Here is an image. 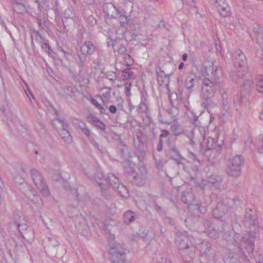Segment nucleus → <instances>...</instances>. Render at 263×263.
I'll return each instance as SVG.
<instances>
[{"label":"nucleus","instance_id":"1","mask_svg":"<svg viewBox=\"0 0 263 263\" xmlns=\"http://www.w3.org/2000/svg\"><path fill=\"white\" fill-rule=\"evenodd\" d=\"M225 239L237 248V250L239 252L240 257L249 260L244 250H246L250 256L252 255L255 247L254 233H249L243 236L238 233H235L232 237L229 235Z\"/></svg>","mask_w":263,"mask_h":263},{"label":"nucleus","instance_id":"2","mask_svg":"<svg viewBox=\"0 0 263 263\" xmlns=\"http://www.w3.org/2000/svg\"><path fill=\"white\" fill-rule=\"evenodd\" d=\"M187 240H190L191 242L192 240H194L193 243L195 247L199 251L201 256L210 255L211 245L207 241L195 239L192 237L187 236L186 233H183L181 232L178 231L176 233L175 242L179 249H188L190 247L189 245L185 242Z\"/></svg>","mask_w":263,"mask_h":263},{"label":"nucleus","instance_id":"3","mask_svg":"<svg viewBox=\"0 0 263 263\" xmlns=\"http://www.w3.org/2000/svg\"><path fill=\"white\" fill-rule=\"evenodd\" d=\"M186 189L183 190L182 194V200L190 206H194V209L197 211V212L204 213L206 211V208L205 205L199 201L195 199V196L192 193V189L190 185L184 184L183 187Z\"/></svg>","mask_w":263,"mask_h":263},{"label":"nucleus","instance_id":"4","mask_svg":"<svg viewBox=\"0 0 263 263\" xmlns=\"http://www.w3.org/2000/svg\"><path fill=\"white\" fill-rule=\"evenodd\" d=\"M244 160L240 155L231 156L228 159V164L226 169L227 174L231 176L237 177L240 175L241 166Z\"/></svg>","mask_w":263,"mask_h":263},{"label":"nucleus","instance_id":"5","mask_svg":"<svg viewBox=\"0 0 263 263\" xmlns=\"http://www.w3.org/2000/svg\"><path fill=\"white\" fill-rule=\"evenodd\" d=\"M232 57L236 61V64L238 66L237 72H234V75L239 78H243L248 72L247 59L242 52L239 49H236L233 53Z\"/></svg>","mask_w":263,"mask_h":263},{"label":"nucleus","instance_id":"6","mask_svg":"<svg viewBox=\"0 0 263 263\" xmlns=\"http://www.w3.org/2000/svg\"><path fill=\"white\" fill-rule=\"evenodd\" d=\"M19 190H21L25 196L37 206L42 205L43 202L37 194L36 191L26 182H21L18 184Z\"/></svg>","mask_w":263,"mask_h":263},{"label":"nucleus","instance_id":"7","mask_svg":"<svg viewBox=\"0 0 263 263\" xmlns=\"http://www.w3.org/2000/svg\"><path fill=\"white\" fill-rule=\"evenodd\" d=\"M109 253L111 256V259L113 263H125V250L123 246L115 241L110 243Z\"/></svg>","mask_w":263,"mask_h":263},{"label":"nucleus","instance_id":"8","mask_svg":"<svg viewBox=\"0 0 263 263\" xmlns=\"http://www.w3.org/2000/svg\"><path fill=\"white\" fill-rule=\"evenodd\" d=\"M31 175L34 184L42 194L45 197L48 196L50 192L41 174L35 169H32L31 170Z\"/></svg>","mask_w":263,"mask_h":263},{"label":"nucleus","instance_id":"9","mask_svg":"<svg viewBox=\"0 0 263 263\" xmlns=\"http://www.w3.org/2000/svg\"><path fill=\"white\" fill-rule=\"evenodd\" d=\"M107 182L116 190L122 197H127L128 196V190L124 185L120 183L119 179L115 175L109 174Z\"/></svg>","mask_w":263,"mask_h":263},{"label":"nucleus","instance_id":"10","mask_svg":"<svg viewBox=\"0 0 263 263\" xmlns=\"http://www.w3.org/2000/svg\"><path fill=\"white\" fill-rule=\"evenodd\" d=\"M214 84L212 81L208 78L204 79L202 87V95L203 97L208 100L211 99L215 92Z\"/></svg>","mask_w":263,"mask_h":263},{"label":"nucleus","instance_id":"11","mask_svg":"<svg viewBox=\"0 0 263 263\" xmlns=\"http://www.w3.org/2000/svg\"><path fill=\"white\" fill-rule=\"evenodd\" d=\"M229 207L221 203H218L216 208L213 211V216L215 218L219 219L221 221L227 220V214L224 213V211L227 212Z\"/></svg>","mask_w":263,"mask_h":263},{"label":"nucleus","instance_id":"12","mask_svg":"<svg viewBox=\"0 0 263 263\" xmlns=\"http://www.w3.org/2000/svg\"><path fill=\"white\" fill-rule=\"evenodd\" d=\"M82 57H81L82 61L85 60V58L91 54L95 50V45L89 41H86L80 47Z\"/></svg>","mask_w":263,"mask_h":263},{"label":"nucleus","instance_id":"13","mask_svg":"<svg viewBox=\"0 0 263 263\" xmlns=\"http://www.w3.org/2000/svg\"><path fill=\"white\" fill-rule=\"evenodd\" d=\"M53 122H56L61 125L62 126V130L61 131V135L65 142H70L71 141V137L68 130L65 129L66 126L65 124V121L63 119H56L53 121Z\"/></svg>","mask_w":263,"mask_h":263},{"label":"nucleus","instance_id":"14","mask_svg":"<svg viewBox=\"0 0 263 263\" xmlns=\"http://www.w3.org/2000/svg\"><path fill=\"white\" fill-rule=\"evenodd\" d=\"M220 15L223 17H226L230 14V8L224 3V0H219V3L215 6Z\"/></svg>","mask_w":263,"mask_h":263},{"label":"nucleus","instance_id":"15","mask_svg":"<svg viewBox=\"0 0 263 263\" xmlns=\"http://www.w3.org/2000/svg\"><path fill=\"white\" fill-rule=\"evenodd\" d=\"M156 73L157 76V81L160 86H167L169 84L170 77L169 75L164 73V71L161 70H157Z\"/></svg>","mask_w":263,"mask_h":263},{"label":"nucleus","instance_id":"16","mask_svg":"<svg viewBox=\"0 0 263 263\" xmlns=\"http://www.w3.org/2000/svg\"><path fill=\"white\" fill-rule=\"evenodd\" d=\"M88 120L90 123L100 129L101 130H104L105 129V125L95 115L90 114L88 117Z\"/></svg>","mask_w":263,"mask_h":263},{"label":"nucleus","instance_id":"17","mask_svg":"<svg viewBox=\"0 0 263 263\" xmlns=\"http://www.w3.org/2000/svg\"><path fill=\"white\" fill-rule=\"evenodd\" d=\"M205 227H207V228L203 231V232L207 233L208 235L211 238H216L218 237L219 233L212 228L211 224L210 221H206L204 223Z\"/></svg>","mask_w":263,"mask_h":263},{"label":"nucleus","instance_id":"18","mask_svg":"<svg viewBox=\"0 0 263 263\" xmlns=\"http://www.w3.org/2000/svg\"><path fill=\"white\" fill-rule=\"evenodd\" d=\"M40 9L45 6L47 8L50 9L53 7L57 3V0H35Z\"/></svg>","mask_w":263,"mask_h":263},{"label":"nucleus","instance_id":"19","mask_svg":"<svg viewBox=\"0 0 263 263\" xmlns=\"http://www.w3.org/2000/svg\"><path fill=\"white\" fill-rule=\"evenodd\" d=\"M168 155L171 159H173L176 161L180 167L181 165H183L182 163L181 162V159L180 155L175 147H173L171 149Z\"/></svg>","mask_w":263,"mask_h":263},{"label":"nucleus","instance_id":"20","mask_svg":"<svg viewBox=\"0 0 263 263\" xmlns=\"http://www.w3.org/2000/svg\"><path fill=\"white\" fill-rule=\"evenodd\" d=\"M168 124L171 125L170 130L174 135L178 136L183 132V129L179 126L177 122L174 121Z\"/></svg>","mask_w":263,"mask_h":263},{"label":"nucleus","instance_id":"21","mask_svg":"<svg viewBox=\"0 0 263 263\" xmlns=\"http://www.w3.org/2000/svg\"><path fill=\"white\" fill-rule=\"evenodd\" d=\"M132 176L134 178L133 183L137 185H141L144 184L145 177L144 175L136 174V173L132 172L131 174Z\"/></svg>","mask_w":263,"mask_h":263},{"label":"nucleus","instance_id":"22","mask_svg":"<svg viewBox=\"0 0 263 263\" xmlns=\"http://www.w3.org/2000/svg\"><path fill=\"white\" fill-rule=\"evenodd\" d=\"M123 220L126 224H129L135 220V214L131 211H127L123 215Z\"/></svg>","mask_w":263,"mask_h":263},{"label":"nucleus","instance_id":"23","mask_svg":"<svg viewBox=\"0 0 263 263\" xmlns=\"http://www.w3.org/2000/svg\"><path fill=\"white\" fill-rule=\"evenodd\" d=\"M196 76L193 73L189 74L185 80V85L187 89H192L194 87V81Z\"/></svg>","mask_w":263,"mask_h":263},{"label":"nucleus","instance_id":"24","mask_svg":"<svg viewBox=\"0 0 263 263\" xmlns=\"http://www.w3.org/2000/svg\"><path fill=\"white\" fill-rule=\"evenodd\" d=\"M122 72V78L124 80L128 79H135V77L133 74V72L130 70V69H121Z\"/></svg>","mask_w":263,"mask_h":263},{"label":"nucleus","instance_id":"25","mask_svg":"<svg viewBox=\"0 0 263 263\" xmlns=\"http://www.w3.org/2000/svg\"><path fill=\"white\" fill-rule=\"evenodd\" d=\"M115 41H112L111 45L112 46L115 52H117L120 54H123L126 51V48L123 45H116L114 44Z\"/></svg>","mask_w":263,"mask_h":263},{"label":"nucleus","instance_id":"26","mask_svg":"<svg viewBox=\"0 0 263 263\" xmlns=\"http://www.w3.org/2000/svg\"><path fill=\"white\" fill-rule=\"evenodd\" d=\"M251 212L252 210L251 209L247 210L246 212V214L245 215V223L246 226L248 224L251 225L254 223V220H252Z\"/></svg>","mask_w":263,"mask_h":263},{"label":"nucleus","instance_id":"27","mask_svg":"<svg viewBox=\"0 0 263 263\" xmlns=\"http://www.w3.org/2000/svg\"><path fill=\"white\" fill-rule=\"evenodd\" d=\"M13 8L15 11L20 13H23L26 9L24 5L17 2L13 4Z\"/></svg>","mask_w":263,"mask_h":263},{"label":"nucleus","instance_id":"28","mask_svg":"<svg viewBox=\"0 0 263 263\" xmlns=\"http://www.w3.org/2000/svg\"><path fill=\"white\" fill-rule=\"evenodd\" d=\"M256 88L259 93H263V77H259L257 78L256 82Z\"/></svg>","mask_w":263,"mask_h":263},{"label":"nucleus","instance_id":"29","mask_svg":"<svg viewBox=\"0 0 263 263\" xmlns=\"http://www.w3.org/2000/svg\"><path fill=\"white\" fill-rule=\"evenodd\" d=\"M148 101H140V103L139 105V108L141 111L146 115L148 113Z\"/></svg>","mask_w":263,"mask_h":263},{"label":"nucleus","instance_id":"30","mask_svg":"<svg viewBox=\"0 0 263 263\" xmlns=\"http://www.w3.org/2000/svg\"><path fill=\"white\" fill-rule=\"evenodd\" d=\"M221 178L220 176L212 175L209 177L208 179V182L209 184H214L221 181Z\"/></svg>","mask_w":263,"mask_h":263},{"label":"nucleus","instance_id":"31","mask_svg":"<svg viewBox=\"0 0 263 263\" xmlns=\"http://www.w3.org/2000/svg\"><path fill=\"white\" fill-rule=\"evenodd\" d=\"M124 62L127 66H130L134 64L133 58L129 54H125L124 56Z\"/></svg>","mask_w":263,"mask_h":263},{"label":"nucleus","instance_id":"32","mask_svg":"<svg viewBox=\"0 0 263 263\" xmlns=\"http://www.w3.org/2000/svg\"><path fill=\"white\" fill-rule=\"evenodd\" d=\"M226 263H240L236 256H234L231 253H229L228 258L225 259Z\"/></svg>","mask_w":263,"mask_h":263},{"label":"nucleus","instance_id":"33","mask_svg":"<svg viewBox=\"0 0 263 263\" xmlns=\"http://www.w3.org/2000/svg\"><path fill=\"white\" fill-rule=\"evenodd\" d=\"M254 87V82L251 79L246 80L243 84V88L245 89H249Z\"/></svg>","mask_w":263,"mask_h":263},{"label":"nucleus","instance_id":"34","mask_svg":"<svg viewBox=\"0 0 263 263\" xmlns=\"http://www.w3.org/2000/svg\"><path fill=\"white\" fill-rule=\"evenodd\" d=\"M90 102L101 112H102L104 110V108L102 106L101 104H100L96 99L91 98Z\"/></svg>","mask_w":263,"mask_h":263},{"label":"nucleus","instance_id":"35","mask_svg":"<svg viewBox=\"0 0 263 263\" xmlns=\"http://www.w3.org/2000/svg\"><path fill=\"white\" fill-rule=\"evenodd\" d=\"M124 89L125 93L126 95L128 97H130L132 96V93L130 92L132 84L131 83H125L124 84Z\"/></svg>","mask_w":263,"mask_h":263},{"label":"nucleus","instance_id":"36","mask_svg":"<svg viewBox=\"0 0 263 263\" xmlns=\"http://www.w3.org/2000/svg\"><path fill=\"white\" fill-rule=\"evenodd\" d=\"M106 78L114 82L116 79V74L114 71H108L106 73Z\"/></svg>","mask_w":263,"mask_h":263},{"label":"nucleus","instance_id":"37","mask_svg":"<svg viewBox=\"0 0 263 263\" xmlns=\"http://www.w3.org/2000/svg\"><path fill=\"white\" fill-rule=\"evenodd\" d=\"M140 100L143 101H148L147 93L144 89L140 91Z\"/></svg>","mask_w":263,"mask_h":263},{"label":"nucleus","instance_id":"38","mask_svg":"<svg viewBox=\"0 0 263 263\" xmlns=\"http://www.w3.org/2000/svg\"><path fill=\"white\" fill-rule=\"evenodd\" d=\"M207 71V67L203 65L202 66L200 69V71L202 72V76H199V78L201 79L202 77H205L208 76L209 74Z\"/></svg>","mask_w":263,"mask_h":263},{"label":"nucleus","instance_id":"39","mask_svg":"<svg viewBox=\"0 0 263 263\" xmlns=\"http://www.w3.org/2000/svg\"><path fill=\"white\" fill-rule=\"evenodd\" d=\"M114 7L115 9H116V12H117V14H118L120 17H122V16H123V17H125V20H126V22H127V16H126L125 15V11H123V10L120 11V10L118 8H117V7H116V6H114Z\"/></svg>","mask_w":263,"mask_h":263},{"label":"nucleus","instance_id":"40","mask_svg":"<svg viewBox=\"0 0 263 263\" xmlns=\"http://www.w3.org/2000/svg\"><path fill=\"white\" fill-rule=\"evenodd\" d=\"M214 143V139L211 137H209L207 139V148L211 149L212 148Z\"/></svg>","mask_w":263,"mask_h":263},{"label":"nucleus","instance_id":"41","mask_svg":"<svg viewBox=\"0 0 263 263\" xmlns=\"http://www.w3.org/2000/svg\"><path fill=\"white\" fill-rule=\"evenodd\" d=\"M182 3L184 4H185L190 7H194L195 6L194 0H181Z\"/></svg>","mask_w":263,"mask_h":263},{"label":"nucleus","instance_id":"42","mask_svg":"<svg viewBox=\"0 0 263 263\" xmlns=\"http://www.w3.org/2000/svg\"><path fill=\"white\" fill-rule=\"evenodd\" d=\"M256 142L259 143L260 149L261 152H263V149L261 147L262 144H263V135H261L258 137Z\"/></svg>","mask_w":263,"mask_h":263},{"label":"nucleus","instance_id":"43","mask_svg":"<svg viewBox=\"0 0 263 263\" xmlns=\"http://www.w3.org/2000/svg\"><path fill=\"white\" fill-rule=\"evenodd\" d=\"M169 132L166 129H162L161 130L160 138L166 137L168 136Z\"/></svg>","mask_w":263,"mask_h":263},{"label":"nucleus","instance_id":"44","mask_svg":"<svg viewBox=\"0 0 263 263\" xmlns=\"http://www.w3.org/2000/svg\"><path fill=\"white\" fill-rule=\"evenodd\" d=\"M58 49L59 50L62 52L63 54H64V57L66 58V59H68V57L69 55V53L68 52H66L65 51L62 47H59L58 48Z\"/></svg>","mask_w":263,"mask_h":263},{"label":"nucleus","instance_id":"45","mask_svg":"<svg viewBox=\"0 0 263 263\" xmlns=\"http://www.w3.org/2000/svg\"><path fill=\"white\" fill-rule=\"evenodd\" d=\"M109 110L111 113L114 114L117 111L116 107L114 105H110L109 107Z\"/></svg>","mask_w":263,"mask_h":263},{"label":"nucleus","instance_id":"46","mask_svg":"<svg viewBox=\"0 0 263 263\" xmlns=\"http://www.w3.org/2000/svg\"><path fill=\"white\" fill-rule=\"evenodd\" d=\"M163 143L161 140H160L157 146V150L158 151H161L162 149Z\"/></svg>","mask_w":263,"mask_h":263},{"label":"nucleus","instance_id":"47","mask_svg":"<svg viewBox=\"0 0 263 263\" xmlns=\"http://www.w3.org/2000/svg\"><path fill=\"white\" fill-rule=\"evenodd\" d=\"M70 193L73 194H76V198L78 197V191L76 189L72 190L70 189Z\"/></svg>","mask_w":263,"mask_h":263},{"label":"nucleus","instance_id":"48","mask_svg":"<svg viewBox=\"0 0 263 263\" xmlns=\"http://www.w3.org/2000/svg\"><path fill=\"white\" fill-rule=\"evenodd\" d=\"M83 133L87 136L89 135L90 130L88 128H84L83 129Z\"/></svg>","mask_w":263,"mask_h":263},{"label":"nucleus","instance_id":"49","mask_svg":"<svg viewBox=\"0 0 263 263\" xmlns=\"http://www.w3.org/2000/svg\"><path fill=\"white\" fill-rule=\"evenodd\" d=\"M156 165L158 168H161L162 167V163L161 161H156Z\"/></svg>","mask_w":263,"mask_h":263},{"label":"nucleus","instance_id":"50","mask_svg":"<svg viewBox=\"0 0 263 263\" xmlns=\"http://www.w3.org/2000/svg\"><path fill=\"white\" fill-rule=\"evenodd\" d=\"M210 3L212 4H213L214 5H216L218 3H219V0H210Z\"/></svg>","mask_w":263,"mask_h":263},{"label":"nucleus","instance_id":"51","mask_svg":"<svg viewBox=\"0 0 263 263\" xmlns=\"http://www.w3.org/2000/svg\"><path fill=\"white\" fill-rule=\"evenodd\" d=\"M187 54L186 53H184L182 55V60L183 61H186L187 60Z\"/></svg>","mask_w":263,"mask_h":263},{"label":"nucleus","instance_id":"52","mask_svg":"<svg viewBox=\"0 0 263 263\" xmlns=\"http://www.w3.org/2000/svg\"><path fill=\"white\" fill-rule=\"evenodd\" d=\"M190 155L191 156L193 157L194 158V160H196L199 161V160L196 158V156L193 153H190Z\"/></svg>","mask_w":263,"mask_h":263},{"label":"nucleus","instance_id":"53","mask_svg":"<svg viewBox=\"0 0 263 263\" xmlns=\"http://www.w3.org/2000/svg\"><path fill=\"white\" fill-rule=\"evenodd\" d=\"M82 234L83 235L85 236L86 237L88 238L90 236V234L89 233H87L85 234L84 232H82Z\"/></svg>","mask_w":263,"mask_h":263},{"label":"nucleus","instance_id":"54","mask_svg":"<svg viewBox=\"0 0 263 263\" xmlns=\"http://www.w3.org/2000/svg\"><path fill=\"white\" fill-rule=\"evenodd\" d=\"M184 66V63L183 62H181L180 63L178 68L179 69H181Z\"/></svg>","mask_w":263,"mask_h":263},{"label":"nucleus","instance_id":"55","mask_svg":"<svg viewBox=\"0 0 263 263\" xmlns=\"http://www.w3.org/2000/svg\"><path fill=\"white\" fill-rule=\"evenodd\" d=\"M129 109L130 110H132L134 108V106L132 105L131 104V102H129Z\"/></svg>","mask_w":263,"mask_h":263},{"label":"nucleus","instance_id":"56","mask_svg":"<svg viewBox=\"0 0 263 263\" xmlns=\"http://www.w3.org/2000/svg\"><path fill=\"white\" fill-rule=\"evenodd\" d=\"M109 239H110V240H114V239H115V237H114V235H110Z\"/></svg>","mask_w":263,"mask_h":263},{"label":"nucleus","instance_id":"57","mask_svg":"<svg viewBox=\"0 0 263 263\" xmlns=\"http://www.w3.org/2000/svg\"><path fill=\"white\" fill-rule=\"evenodd\" d=\"M46 47H47L49 50H51L49 45L48 44H45Z\"/></svg>","mask_w":263,"mask_h":263},{"label":"nucleus","instance_id":"58","mask_svg":"<svg viewBox=\"0 0 263 263\" xmlns=\"http://www.w3.org/2000/svg\"><path fill=\"white\" fill-rule=\"evenodd\" d=\"M210 122H212L214 120V117L212 116H211L210 118Z\"/></svg>","mask_w":263,"mask_h":263},{"label":"nucleus","instance_id":"59","mask_svg":"<svg viewBox=\"0 0 263 263\" xmlns=\"http://www.w3.org/2000/svg\"><path fill=\"white\" fill-rule=\"evenodd\" d=\"M141 44L145 47H146L147 45V43H146V42H145V43L142 42V43H141Z\"/></svg>","mask_w":263,"mask_h":263},{"label":"nucleus","instance_id":"60","mask_svg":"<svg viewBox=\"0 0 263 263\" xmlns=\"http://www.w3.org/2000/svg\"><path fill=\"white\" fill-rule=\"evenodd\" d=\"M159 4H161L163 3V0H156Z\"/></svg>","mask_w":263,"mask_h":263},{"label":"nucleus","instance_id":"61","mask_svg":"<svg viewBox=\"0 0 263 263\" xmlns=\"http://www.w3.org/2000/svg\"><path fill=\"white\" fill-rule=\"evenodd\" d=\"M201 138H202V140L204 141V140L205 139V135H204V134H201Z\"/></svg>","mask_w":263,"mask_h":263},{"label":"nucleus","instance_id":"62","mask_svg":"<svg viewBox=\"0 0 263 263\" xmlns=\"http://www.w3.org/2000/svg\"><path fill=\"white\" fill-rule=\"evenodd\" d=\"M21 226H21L20 224H18L17 225L18 230L19 232H21V230H20V227H21Z\"/></svg>","mask_w":263,"mask_h":263},{"label":"nucleus","instance_id":"63","mask_svg":"<svg viewBox=\"0 0 263 263\" xmlns=\"http://www.w3.org/2000/svg\"><path fill=\"white\" fill-rule=\"evenodd\" d=\"M194 120H195V121H197V120H198V117H197V116L195 115V116H194Z\"/></svg>","mask_w":263,"mask_h":263},{"label":"nucleus","instance_id":"64","mask_svg":"<svg viewBox=\"0 0 263 263\" xmlns=\"http://www.w3.org/2000/svg\"><path fill=\"white\" fill-rule=\"evenodd\" d=\"M165 263H171V261L167 260L166 259H165Z\"/></svg>","mask_w":263,"mask_h":263}]
</instances>
